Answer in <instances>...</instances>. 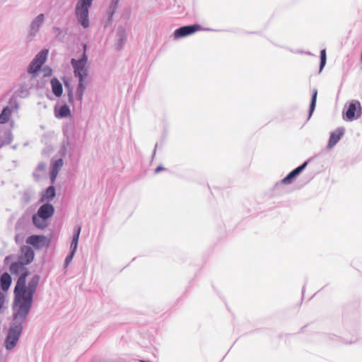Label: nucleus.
I'll return each mask as SVG.
<instances>
[{"mask_svg":"<svg viewBox=\"0 0 362 362\" xmlns=\"http://www.w3.org/2000/svg\"><path fill=\"white\" fill-rule=\"evenodd\" d=\"M83 48L84 51L80 59H72L71 60L74 76L78 78L77 93L80 100L83 98V95L86 90V79L88 76V70L87 67L88 57L86 54V45L83 46Z\"/></svg>","mask_w":362,"mask_h":362,"instance_id":"1","label":"nucleus"},{"mask_svg":"<svg viewBox=\"0 0 362 362\" xmlns=\"http://www.w3.org/2000/svg\"><path fill=\"white\" fill-rule=\"evenodd\" d=\"M23 287V280H21L18 284H16L14 293H15V305H14V317L23 318L25 317L30 308L33 298H31L30 293H25V291L23 293L19 292V290Z\"/></svg>","mask_w":362,"mask_h":362,"instance_id":"2","label":"nucleus"},{"mask_svg":"<svg viewBox=\"0 0 362 362\" xmlns=\"http://www.w3.org/2000/svg\"><path fill=\"white\" fill-rule=\"evenodd\" d=\"M93 0H79L76 6V16L81 25L86 28L89 26L88 10Z\"/></svg>","mask_w":362,"mask_h":362,"instance_id":"3","label":"nucleus"},{"mask_svg":"<svg viewBox=\"0 0 362 362\" xmlns=\"http://www.w3.org/2000/svg\"><path fill=\"white\" fill-rule=\"evenodd\" d=\"M21 332L22 326L20 325H14L10 328L5 340V347L6 349L11 350L16 346Z\"/></svg>","mask_w":362,"mask_h":362,"instance_id":"4","label":"nucleus"},{"mask_svg":"<svg viewBox=\"0 0 362 362\" xmlns=\"http://www.w3.org/2000/svg\"><path fill=\"white\" fill-rule=\"evenodd\" d=\"M49 242V239L45 235H33L26 239V243L37 250L47 247Z\"/></svg>","mask_w":362,"mask_h":362,"instance_id":"5","label":"nucleus"},{"mask_svg":"<svg viewBox=\"0 0 362 362\" xmlns=\"http://www.w3.org/2000/svg\"><path fill=\"white\" fill-rule=\"evenodd\" d=\"M48 54L47 49L42 50L33 60L30 64L28 72L30 74H36L45 62Z\"/></svg>","mask_w":362,"mask_h":362,"instance_id":"6","label":"nucleus"},{"mask_svg":"<svg viewBox=\"0 0 362 362\" xmlns=\"http://www.w3.org/2000/svg\"><path fill=\"white\" fill-rule=\"evenodd\" d=\"M361 112L362 108L360 102L354 100L349 103L345 115L347 120L353 121L360 117Z\"/></svg>","mask_w":362,"mask_h":362,"instance_id":"7","label":"nucleus"},{"mask_svg":"<svg viewBox=\"0 0 362 362\" xmlns=\"http://www.w3.org/2000/svg\"><path fill=\"white\" fill-rule=\"evenodd\" d=\"M202 29V26L198 24L182 26L175 30L174 37L175 39L184 37L199 31Z\"/></svg>","mask_w":362,"mask_h":362,"instance_id":"8","label":"nucleus"},{"mask_svg":"<svg viewBox=\"0 0 362 362\" xmlns=\"http://www.w3.org/2000/svg\"><path fill=\"white\" fill-rule=\"evenodd\" d=\"M28 272H25L23 275L20 276L16 284H18L21 280H23V287L19 290V292L21 293H23V291H25V293H30L31 298H33V296L35 291V289H36V287H37V285L38 283V278H36V279L33 278L32 279V281L29 283L28 287L27 288L25 286V281H26V277L28 276Z\"/></svg>","mask_w":362,"mask_h":362,"instance_id":"9","label":"nucleus"},{"mask_svg":"<svg viewBox=\"0 0 362 362\" xmlns=\"http://www.w3.org/2000/svg\"><path fill=\"white\" fill-rule=\"evenodd\" d=\"M34 255V251L32 248L28 246H23L21 249L19 260L25 264H28L33 262Z\"/></svg>","mask_w":362,"mask_h":362,"instance_id":"10","label":"nucleus"},{"mask_svg":"<svg viewBox=\"0 0 362 362\" xmlns=\"http://www.w3.org/2000/svg\"><path fill=\"white\" fill-rule=\"evenodd\" d=\"M54 212V208L51 204H45L40 207L37 214L42 219H47L53 215Z\"/></svg>","mask_w":362,"mask_h":362,"instance_id":"11","label":"nucleus"},{"mask_svg":"<svg viewBox=\"0 0 362 362\" xmlns=\"http://www.w3.org/2000/svg\"><path fill=\"white\" fill-rule=\"evenodd\" d=\"M307 165L308 162H305L303 165L292 170L286 177L282 179L281 182L284 184L291 183L292 180L298 174H300L302 170L307 166Z\"/></svg>","mask_w":362,"mask_h":362,"instance_id":"12","label":"nucleus"},{"mask_svg":"<svg viewBox=\"0 0 362 362\" xmlns=\"http://www.w3.org/2000/svg\"><path fill=\"white\" fill-rule=\"evenodd\" d=\"M25 264L19 260V262H13L10 266V272L12 274H21V276L24 273L28 272L25 267Z\"/></svg>","mask_w":362,"mask_h":362,"instance_id":"13","label":"nucleus"},{"mask_svg":"<svg viewBox=\"0 0 362 362\" xmlns=\"http://www.w3.org/2000/svg\"><path fill=\"white\" fill-rule=\"evenodd\" d=\"M62 165H63L62 159H58L52 163V168H51V171H50V175H51V179H52V182H54L55 181L56 177L58 175V173L60 170V169L62 168Z\"/></svg>","mask_w":362,"mask_h":362,"instance_id":"14","label":"nucleus"},{"mask_svg":"<svg viewBox=\"0 0 362 362\" xmlns=\"http://www.w3.org/2000/svg\"><path fill=\"white\" fill-rule=\"evenodd\" d=\"M81 226H79V225L75 226V227H74V234L73 239H72V241H71V245H70V250L71 252H75L76 250V248H77V246H78V238H79V235H80V233H81Z\"/></svg>","mask_w":362,"mask_h":362,"instance_id":"15","label":"nucleus"},{"mask_svg":"<svg viewBox=\"0 0 362 362\" xmlns=\"http://www.w3.org/2000/svg\"><path fill=\"white\" fill-rule=\"evenodd\" d=\"M343 135V131L341 129H337L333 132L329 137L328 147L332 148L341 139Z\"/></svg>","mask_w":362,"mask_h":362,"instance_id":"16","label":"nucleus"},{"mask_svg":"<svg viewBox=\"0 0 362 362\" xmlns=\"http://www.w3.org/2000/svg\"><path fill=\"white\" fill-rule=\"evenodd\" d=\"M51 86L53 93L57 97H60L62 94L63 88L59 81L56 78H52L51 80Z\"/></svg>","mask_w":362,"mask_h":362,"instance_id":"17","label":"nucleus"},{"mask_svg":"<svg viewBox=\"0 0 362 362\" xmlns=\"http://www.w3.org/2000/svg\"><path fill=\"white\" fill-rule=\"evenodd\" d=\"M55 116L57 118H63L71 116V111L68 105H62L58 110H55Z\"/></svg>","mask_w":362,"mask_h":362,"instance_id":"18","label":"nucleus"},{"mask_svg":"<svg viewBox=\"0 0 362 362\" xmlns=\"http://www.w3.org/2000/svg\"><path fill=\"white\" fill-rule=\"evenodd\" d=\"M1 287L3 291H7L11 284V278L8 273H4L0 279Z\"/></svg>","mask_w":362,"mask_h":362,"instance_id":"19","label":"nucleus"},{"mask_svg":"<svg viewBox=\"0 0 362 362\" xmlns=\"http://www.w3.org/2000/svg\"><path fill=\"white\" fill-rule=\"evenodd\" d=\"M56 195L55 188L53 186L49 187L42 195L41 202L52 200Z\"/></svg>","mask_w":362,"mask_h":362,"instance_id":"20","label":"nucleus"},{"mask_svg":"<svg viewBox=\"0 0 362 362\" xmlns=\"http://www.w3.org/2000/svg\"><path fill=\"white\" fill-rule=\"evenodd\" d=\"M47 219H42V217L38 216V214H35L33 216V221L34 225L38 228H45L46 227L45 221Z\"/></svg>","mask_w":362,"mask_h":362,"instance_id":"21","label":"nucleus"},{"mask_svg":"<svg viewBox=\"0 0 362 362\" xmlns=\"http://www.w3.org/2000/svg\"><path fill=\"white\" fill-rule=\"evenodd\" d=\"M11 115V110L8 107L4 108L1 113L0 114V124L6 123Z\"/></svg>","mask_w":362,"mask_h":362,"instance_id":"22","label":"nucleus"},{"mask_svg":"<svg viewBox=\"0 0 362 362\" xmlns=\"http://www.w3.org/2000/svg\"><path fill=\"white\" fill-rule=\"evenodd\" d=\"M43 21H44V15L43 14H40L39 16H37L32 23V25H31L32 28L33 29H38L39 27L40 26L41 23L43 22Z\"/></svg>","mask_w":362,"mask_h":362,"instance_id":"23","label":"nucleus"},{"mask_svg":"<svg viewBox=\"0 0 362 362\" xmlns=\"http://www.w3.org/2000/svg\"><path fill=\"white\" fill-rule=\"evenodd\" d=\"M317 90L316 89L313 90V97L310 103V110L312 112L314 110L316 104Z\"/></svg>","mask_w":362,"mask_h":362,"instance_id":"24","label":"nucleus"},{"mask_svg":"<svg viewBox=\"0 0 362 362\" xmlns=\"http://www.w3.org/2000/svg\"><path fill=\"white\" fill-rule=\"evenodd\" d=\"M326 63V51L322 49L320 52V69L323 68Z\"/></svg>","mask_w":362,"mask_h":362,"instance_id":"25","label":"nucleus"},{"mask_svg":"<svg viewBox=\"0 0 362 362\" xmlns=\"http://www.w3.org/2000/svg\"><path fill=\"white\" fill-rule=\"evenodd\" d=\"M74 253H75L74 252L70 251L69 255H67V257L65 259V262L66 264H69L71 262L73 257L74 255Z\"/></svg>","mask_w":362,"mask_h":362,"instance_id":"26","label":"nucleus"},{"mask_svg":"<svg viewBox=\"0 0 362 362\" xmlns=\"http://www.w3.org/2000/svg\"><path fill=\"white\" fill-rule=\"evenodd\" d=\"M4 303V296L0 293V310L2 308Z\"/></svg>","mask_w":362,"mask_h":362,"instance_id":"27","label":"nucleus"},{"mask_svg":"<svg viewBox=\"0 0 362 362\" xmlns=\"http://www.w3.org/2000/svg\"><path fill=\"white\" fill-rule=\"evenodd\" d=\"M162 170H164V168L163 167H161V166H158V168H156L155 173H159V172H160Z\"/></svg>","mask_w":362,"mask_h":362,"instance_id":"28","label":"nucleus"},{"mask_svg":"<svg viewBox=\"0 0 362 362\" xmlns=\"http://www.w3.org/2000/svg\"><path fill=\"white\" fill-rule=\"evenodd\" d=\"M51 73H52V70L50 69H49L48 70L46 71L45 76H49L51 74Z\"/></svg>","mask_w":362,"mask_h":362,"instance_id":"29","label":"nucleus"},{"mask_svg":"<svg viewBox=\"0 0 362 362\" xmlns=\"http://www.w3.org/2000/svg\"><path fill=\"white\" fill-rule=\"evenodd\" d=\"M113 1L115 2V4H117L119 0H113Z\"/></svg>","mask_w":362,"mask_h":362,"instance_id":"30","label":"nucleus"}]
</instances>
